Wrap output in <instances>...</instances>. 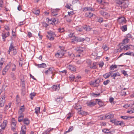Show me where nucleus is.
Returning <instances> with one entry per match:
<instances>
[{"instance_id": "obj_1", "label": "nucleus", "mask_w": 134, "mask_h": 134, "mask_svg": "<svg viewBox=\"0 0 134 134\" xmlns=\"http://www.w3.org/2000/svg\"><path fill=\"white\" fill-rule=\"evenodd\" d=\"M116 3L119 5L122 8H126L128 7L129 4L128 1L124 0L117 1Z\"/></svg>"}, {"instance_id": "obj_2", "label": "nucleus", "mask_w": 134, "mask_h": 134, "mask_svg": "<svg viewBox=\"0 0 134 134\" xmlns=\"http://www.w3.org/2000/svg\"><path fill=\"white\" fill-rule=\"evenodd\" d=\"M65 52L64 47H62L60 48V49L55 54V55L56 57L62 58L64 55Z\"/></svg>"}, {"instance_id": "obj_3", "label": "nucleus", "mask_w": 134, "mask_h": 134, "mask_svg": "<svg viewBox=\"0 0 134 134\" xmlns=\"http://www.w3.org/2000/svg\"><path fill=\"white\" fill-rule=\"evenodd\" d=\"M48 35L46 36L47 38L51 41L53 40L54 39V37H55L56 35L54 32L52 31L48 32H47Z\"/></svg>"}, {"instance_id": "obj_4", "label": "nucleus", "mask_w": 134, "mask_h": 134, "mask_svg": "<svg viewBox=\"0 0 134 134\" xmlns=\"http://www.w3.org/2000/svg\"><path fill=\"white\" fill-rule=\"evenodd\" d=\"M117 21L120 25H123L126 23L127 21L124 17L120 16L117 19Z\"/></svg>"}, {"instance_id": "obj_5", "label": "nucleus", "mask_w": 134, "mask_h": 134, "mask_svg": "<svg viewBox=\"0 0 134 134\" xmlns=\"http://www.w3.org/2000/svg\"><path fill=\"white\" fill-rule=\"evenodd\" d=\"M2 116H0V123H1V120H2ZM7 124V121L6 120H4L2 124H0V127H1V129L4 130L5 129Z\"/></svg>"}, {"instance_id": "obj_6", "label": "nucleus", "mask_w": 134, "mask_h": 134, "mask_svg": "<svg viewBox=\"0 0 134 134\" xmlns=\"http://www.w3.org/2000/svg\"><path fill=\"white\" fill-rule=\"evenodd\" d=\"M11 65V63H9L3 69L2 71V74L3 75H5L6 72L8 71L10 68Z\"/></svg>"}, {"instance_id": "obj_7", "label": "nucleus", "mask_w": 134, "mask_h": 134, "mask_svg": "<svg viewBox=\"0 0 134 134\" xmlns=\"http://www.w3.org/2000/svg\"><path fill=\"white\" fill-rule=\"evenodd\" d=\"M16 49L14 46L13 45V42H12L10 44V45L9 47V49L7 51V52L9 54H10V52L11 51H13L15 49Z\"/></svg>"}, {"instance_id": "obj_8", "label": "nucleus", "mask_w": 134, "mask_h": 134, "mask_svg": "<svg viewBox=\"0 0 134 134\" xmlns=\"http://www.w3.org/2000/svg\"><path fill=\"white\" fill-rule=\"evenodd\" d=\"M74 49L78 53H82L84 50H85V48L84 47L81 46L79 47H77L76 48H74Z\"/></svg>"}, {"instance_id": "obj_9", "label": "nucleus", "mask_w": 134, "mask_h": 134, "mask_svg": "<svg viewBox=\"0 0 134 134\" xmlns=\"http://www.w3.org/2000/svg\"><path fill=\"white\" fill-rule=\"evenodd\" d=\"M66 67L69 70L75 72L76 71V68L74 65L68 64Z\"/></svg>"}, {"instance_id": "obj_10", "label": "nucleus", "mask_w": 134, "mask_h": 134, "mask_svg": "<svg viewBox=\"0 0 134 134\" xmlns=\"http://www.w3.org/2000/svg\"><path fill=\"white\" fill-rule=\"evenodd\" d=\"M96 103V100L95 101L90 100L87 102V105L90 107L94 106Z\"/></svg>"}, {"instance_id": "obj_11", "label": "nucleus", "mask_w": 134, "mask_h": 134, "mask_svg": "<svg viewBox=\"0 0 134 134\" xmlns=\"http://www.w3.org/2000/svg\"><path fill=\"white\" fill-rule=\"evenodd\" d=\"M5 97L4 96L0 98V106L1 107H3L5 102Z\"/></svg>"}, {"instance_id": "obj_12", "label": "nucleus", "mask_w": 134, "mask_h": 134, "mask_svg": "<svg viewBox=\"0 0 134 134\" xmlns=\"http://www.w3.org/2000/svg\"><path fill=\"white\" fill-rule=\"evenodd\" d=\"M52 87L53 90L56 91H58L60 89V85H54L52 86Z\"/></svg>"}, {"instance_id": "obj_13", "label": "nucleus", "mask_w": 134, "mask_h": 134, "mask_svg": "<svg viewBox=\"0 0 134 134\" xmlns=\"http://www.w3.org/2000/svg\"><path fill=\"white\" fill-rule=\"evenodd\" d=\"M22 121L24 124L26 125H28L30 124V120L27 118L24 119Z\"/></svg>"}, {"instance_id": "obj_14", "label": "nucleus", "mask_w": 134, "mask_h": 134, "mask_svg": "<svg viewBox=\"0 0 134 134\" xmlns=\"http://www.w3.org/2000/svg\"><path fill=\"white\" fill-rule=\"evenodd\" d=\"M36 65L37 66L38 68H46L47 66L46 64L43 63L40 64H36Z\"/></svg>"}, {"instance_id": "obj_15", "label": "nucleus", "mask_w": 134, "mask_h": 134, "mask_svg": "<svg viewBox=\"0 0 134 134\" xmlns=\"http://www.w3.org/2000/svg\"><path fill=\"white\" fill-rule=\"evenodd\" d=\"M59 9H56L51 10L52 15L53 16H55L58 14L57 13Z\"/></svg>"}, {"instance_id": "obj_16", "label": "nucleus", "mask_w": 134, "mask_h": 134, "mask_svg": "<svg viewBox=\"0 0 134 134\" xmlns=\"http://www.w3.org/2000/svg\"><path fill=\"white\" fill-rule=\"evenodd\" d=\"M51 20L52 22L50 24H52L53 25H55L56 24H58L59 22L58 19L57 18H52Z\"/></svg>"}, {"instance_id": "obj_17", "label": "nucleus", "mask_w": 134, "mask_h": 134, "mask_svg": "<svg viewBox=\"0 0 134 134\" xmlns=\"http://www.w3.org/2000/svg\"><path fill=\"white\" fill-rule=\"evenodd\" d=\"M74 107L75 109L79 111H81V107L78 104H76L74 105Z\"/></svg>"}, {"instance_id": "obj_18", "label": "nucleus", "mask_w": 134, "mask_h": 134, "mask_svg": "<svg viewBox=\"0 0 134 134\" xmlns=\"http://www.w3.org/2000/svg\"><path fill=\"white\" fill-rule=\"evenodd\" d=\"M134 116H121L120 117V118L124 120H130L132 118H134Z\"/></svg>"}, {"instance_id": "obj_19", "label": "nucleus", "mask_w": 134, "mask_h": 134, "mask_svg": "<svg viewBox=\"0 0 134 134\" xmlns=\"http://www.w3.org/2000/svg\"><path fill=\"white\" fill-rule=\"evenodd\" d=\"M54 69V68L53 67H49L48 69V70H46L45 73V74L46 75H47L48 72H49V71H51L52 74L53 73V70Z\"/></svg>"}, {"instance_id": "obj_20", "label": "nucleus", "mask_w": 134, "mask_h": 134, "mask_svg": "<svg viewBox=\"0 0 134 134\" xmlns=\"http://www.w3.org/2000/svg\"><path fill=\"white\" fill-rule=\"evenodd\" d=\"M85 11H93L95 10L94 8H92L91 7H85L83 8Z\"/></svg>"}, {"instance_id": "obj_21", "label": "nucleus", "mask_w": 134, "mask_h": 134, "mask_svg": "<svg viewBox=\"0 0 134 134\" xmlns=\"http://www.w3.org/2000/svg\"><path fill=\"white\" fill-rule=\"evenodd\" d=\"M26 129V126L25 125H23L21 127V130L20 133L25 134Z\"/></svg>"}, {"instance_id": "obj_22", "label": "nucleus", "mask_w": 134, "mask_h": 134, "mask_svg": "<svg viewBox=\"0 0 134 134\" xmlns=\"http://www.w3.org/2000/svg\"><path fill=\"white\" fill-rule=\"evenodd\" d=\"M115 125H119L121 126H124L125 125V123L123 121H117Z\"/></svg>"}, {"instance_id": "obj_23", "label": "nucleus", "mask_w": 134, "mask_h": 134, "mask_svg": "<svg viewBox=\"0 0 134 134\" xmlns=\"http://www.w3.org/2000/svg\"><path fill=\"white\" fill-rule=\"evenodd\" d=\"M9 32H8L6 33H3L2 34V38H5L9 36Z\"/></svg>"}, {"instance_id": "obj_24", "label": "nucleus", "mask_w": 134, "mask_h": 134, "mask_svg": "<svg viewBox=\"0 0 134 134\" xmlns=\"http://www.w3.org/2000/svg\"><path fill=\"white\" fill-rule=\"evenodd\" d=\"M24 118V114L23 113H21V114L18 117V121L20 122L23 120Z\"/></svg>"}, {"instance_id": "obj_25", "label": "nucleus", "mask_w": 134, "mask_h": 134, "mask_svg": "<svg viewBox=\"0 0 134 134\" xmlns=\"http://www.w3.org/2000/svg\"><path fill=\"white\" fill-rule=\"evenodd\" d=\"M120 74L118 72H117L115 73H114L111 76V77H113V79H115V77L117 76H120Z\"/></svg>"}, {"instance_id": "obj_26", "label": "nucleus", "mask_w": 134, "mask_h": 134, "mask_svg": "<svg viewBox=\"0 0 134 134\" xmlns=\"http://www.w3.org/2000/svg\"><path fill=\"white\" fill-rule=\"evenodd\" d=\"M40 107H36L35 108V113L38 116L40 113Z\"/></svg>"}, {"instance_id": "obj_27", "label": "nucleus", "mask_w": 134, "mask_h": 134, "mask_svg": "<svg viewBox=\"0 0 134 134\" xmlns=\"http://www.w3.org/2000/svg\"><path fill=\"white\" fill-rule=\"evenodd\" d=\"M114 115L113 114H106L105 116L106 118L108 119H110L113 118Z\"/></svg>"}, {"instance_id": "obj_28", "label": "nucleus", "mask_w": 134, "mask_h": 134, "mask_svg": "<svg viewBox=\"0 0 134 134\" xmlns=\"http://www.w3.org/2000/svg\"><path fill=\"white\" fill-rule=\"evenodd\" d=\"M93 13L91 12L86 13L85 14V15L87 17L89 18H90L93 16Z\"/></svg>"}, {"instance_id": "obj_29", "label": "nucleus", "mask_w": 134, "mask_h": 134, "mask_svg": "<svg viewBox=\"0 0 134 134\" xmlns=\"http://www.w3.org/2000/svg\"><path fill=\"white\" fill-rule=\"evenodd\" d=\"M11 106V104H10L8 105H6L5 107L4 108V113H6V111L8 110L9 108H10Z\"/></svg>"}, {"instance_id": "obj_30", "label": "nucleus", "mask_w": 134, "mask_h": 134, "mask_svg": "<svg viewBox=\"0 0 134 134\" xmlns=\"http://www.w3.org/2000/svg\"><path fill=\"white\" fill-rule=\"evenodd\" d=\"M83 29L87 31H89L91 29L90 27L87 25L84 26L83 27Z\"/></svg>"}, {"instance_id": "obj_31", "label": "nucleus", "mask_w": 134, "mask_h": 134, "mask_svg": "<svg viewBox=\"0 0 134 134\" xmlns=\"http://www.w3.org/2000/svg\"><path fill=\"white\" fill-rule=\"evenodd\" d=\"M122 31H125L127 30V26L126 25L123 26L121 28Z\"/></svg>"}, {"instance_id": "obj_32", "label": "nucleus", "mask_w": 134, "mask_h": 134, "mask_svg": "<svg viewBox=\"0 0 134 134\" xmlns=\"http://www.w3.org/2000/svg\"><path fill=\"white\" fill-rule=\"evenodd\" d=\"M91 95L93 97H96L99 96L100 95V93L97 94L93 92L91 93Z\"/></svg>"}, {"instance_id": "obj_33", "label": "nucleus", "mask_w": 134, "mask_h": 134, "mask_svg": "<svg viewBox=\"0 0 134 134\" xmlns=\"http://www.w3.org/2000/svg\"><path fill=\"white\" fill-rule=\"evenodd\" d=\"M130 39L127 38H126L123 40L122 42L126 44L129 42L130 41Z\"/></svg>"}, {"instance_id": "obj_34", "label": "nucleus", "mask_w": 134, "mask_h": 134, "mask_svg": "<svg viewBox=\"0 0 134 134\" xmlns=\"http://www.w3.org/2000/svg\"><path fill=\"white\" fill-rule=\"evenodd\" d=\"M96 63H94L92 64L90 66V68L92 69H96L97 68L96 66Z\"/></svg>"}, {"instance_id": "obj_35", "label": "nucleus", "mask_w": 134, "mask_h": 134, "mask_svg": "<svg viewBox=\"0 0 134 134\" xmlns=\"http://www.w3.org/2000/svg\"><path fill=\"white\" fill-rule=\"evenodd\" d=\"M96 103L100 105H103V103L100 100L96 99Z\"/></svg>"}, {"instance_id": "obj_36", "label": "nucleus", "mask_w": 134, "mask_h": 134, "mask_svg": "<svg viewBox=\"0 0 134 134\" xmlns=\"http://www.w3.org/2000/svg\"><path fill=\"white\" fill-rule=\"evenodd\" d=\"M110 15L107 12H105L103 16L105 18L107 19L110 16Z\"/></svg>"}, {"instance_id": "obj_37", "label": "nucleus", "mask_w": 134, "mask_h": 134, "mask_svg": "<svg viewBox=\"0 0 134 134\" xmlns=\"http://www.w3.org/2000/svg\"><path fill=\"white\" fill-rule=\"evenodd\" d=\"M102 48L105 51H107L109 49V47L106 44L103 45Z\"/></svg>"}, {"instance_id": "obj_38", "label": "nucleus", "mask_w": 134, "mask_h": 134, "mask_svg": "<svg viewBox=\"0 0 134 134\" xmlns=\"http://www.w3.org/2000/svg\"><path fill=\"white\" fill-rule=\"evenodd\" d=\"M33 13L36 15H38L40 13V11L39 10H36L33 11Z\"/></svg>"}, {"instance_id": "obj_39", "label": "nucleus", "mask_w": 134, "mask_h": 134, "mask_svg": "<svg viewBox=\"0 0 134 134\" xmlns=\"http://www.w3.org/2000/svg\"><path fill=\"white\" fill-rule=\"evenodd\" d=\"M117 66L115 65H112L110 67V69L112 70H113L114 69L116 68Z\"/></svg>"}, {"instance_id": "obj_40", "label": "nucleus", "mask_w": 134, "mask_h": 134, "mask_svg": "<svg viewBox=\"0 0 134 134\" xmlns=\"http://www.w3.org/2000/svg\"><path fill=\"white\" fill-rule=\"evenodd\" d=\"M90 84L91 85H93L95 87L98 86L96 82V81H91L90 83Z\"/></svg>"}, {"instance_id": "obj_41", "label": "nucleus", "mask_w": 134, "mask_h": 134, "mask_svg": "<svg viewBox=\"0 0 134 134\" xmlns=\"http://www.w3.org/2000/svg\"><path fill=\"white\" fill-rule=\"evenodd\" d=\"M124 54L129 55H133L134 56V54L132 52H127L125 53Z\"/></svg>"}, {"instance_id": "obj_42", "label": "nucleus", "mask_w": 134, "mask_h": 134, "mask_svg": "<svg viewBox=\"0 0 134 134\" xmlns=\"http://www.w3.org/2000/svg\"><path fill=\"white\" fill-rule=\"evenodd\" d=\"M102 131L105 133H109L111 132H110L109 130L106 129H104L102 130Z\"/></svg>"}, {"instance_id": "obj_43", "label": "nucleus", "mask_w": 134, "mask_h": 134, "mask_svg": "<svg viewBox=\"0 0 134 134\" xmlns=\"http://www.w3.org/2000/svg\"><path fill=\"white\" fill-rule=\"evenodd\" d=\"M124 107L126 108H127L128 107H132V104H126L124 106Z\"/></svg>"}, {"instance_id": "obj_44", "label": "nucleus", "mask_w": 134, "mask_h": 134, "mask_svg": "<svg viewBox=\"0 0 134 134\" xmlns=\"http://www.w3.org/2000/svg\"><path fill=\"white\" fill-rule=\"evenodd\" d=\"M68 55L70 57V58H71V59H73L74 58V54H73V53L68 52Z\"/></svg>"}, {"instance_id": "obj_45", "label": "nucleus", "mask_w": 134, "mask_h": 134, "mask_svg": "<svg viewBox=\"0 0 134 134\" xmlns=\"http://www.w3.org/2000/svg\"><path fill=\"white\" fill-rule=\"evenodd\" d=\"M36 95V94L34 92L31 93L30 94V98L31 99H33L34 97Z\"/></svg>"}, {"instance_id": "obj_46", "label": "nucleus", "mask_w": 134, "mask_h": 134, "mask_svg": "<svg viewBox=\"0 0 134 134\" xmlns=\"http://www.w3.org/2000/svg\"><path fill=\"white\" fill-rule=\"evenodd\" d=\"M130 45H126L124 46L123 48L125 50H127L130 48Z\"/></svg>"}, {"instance_id": "obj_47", "label": "nucleus", "mask_w": 134, "mask_h": 134, "mask_svg": "<svg viewBox=\"0 0 134 134\" xmlns=\"http://www.w3.org/2000/svg\"><path fill=\"white\" fill-rule=\"evenodd\" d=\"M110 82V81L109 80H107L106 81H104L103 83L104 85H106L108 84Z\"/></svg>"}, {"instance_id": "obj_48", "label": "nucleus", "mask_w": 134, "mask_h": 134, "mask_svg": "<svg viewBox=\"0 0 134 134\" xmlns=\"http://www.w3.org/2000/svg\"><path fill=\"white\" fill-rule=\"evenodd\" d=\"M103 76L105 79L107 78L110 76L108 73H107L104 74Z\"/></svg>"}, {"instance_id": "obj_49", "label": "nucleus", "mask_w": 134, "mask_h": 134, "mask_svg": "<svg viewBox=\"0 0 134 134\" xmlns=\"http://www.w3.org/2000/svg\"><path fill=\"white\" fill-rule=\"evenodd\" d=\"M121 94L122 96H125L126 95V92L123 90H121Z\"/></svg>"}, {"instance_id": "obj_50", "label": "nucleus", "mask_w": 134, "mask_h": 134, "mask_svg": "<svg viewBox=\"0 0 134 134\" xmlns=\"http://www.w3.org/2000/svg\"><path fill=\"white\" fill-rule=\"evenodd\" d=\"M97 86H98L99 85V84L101 81V79H98L95 80Z\"/></svg>"}, {"instance_id": "obj_51", "label": "nucleus", "mask_w": 134, "mask_h": 134, "mask_svg": "<svg viewBox=\"0 0 134 134\" xmlns=\"http://www.w3.org/2000/svg\"><path fill=\"white\" fill-rule=\"evenodd\" d=\"M10 75L11 77L13 80H15L16 79L14 73L12 72H11Z\"/></svg>"}, {"instance_id": "obj_52", "label": "nucleus", "mask_w": 134, "mask_h": 134, "mask_svg": "<svg viewBox=\"0 0 134 134\" xmlns=\"http://www.w3.org/2000/svg\"><path fill=\"white\" fill-rule=\"evenodd\" d=\"M117 120H116L115 119H112L110 120V121L112 123H113L114 124V125H115L116 123Z\"/></svg>"}, {"instance_id": "obj_53", "label": "nucleus", "mask_w": 134, "mask_h": 134, "mask_svg": "<svg viewBox=\"0 0 134 134\" xmlns=\"http://www.w3.org/2000/svg\"><path fill=\"white\" fill-rule=\"evenodd\" d=\"M73 129V127L72 126H70L69 127L68 131L66 132V133L69 132L71 131Z\"/></svg>"}, {"instance_id": "obj_54", "label": "nucleus", "mask_w": 134, "mask_h": 134, "mask_svg": "<svg viewBox=\"0 0 134 134\" xmlns=\"http://www.w3.org/2000/svg\"><path fill=\"white\" fill-rule=\"evenodd\" d=\"M85 40V38L80 37H79V42H82Z\"/></svg>"}, {"instance_id": "obj_55", "label": "nucleus", "mask_w": 134, "mask_h": 134, "mask_svg": "<svg viewBox=\"0 0 134 134\" xmlns=\"http://www.w3.org/2000/svg\"><path fill=\"white\" fill-rule=\"evenodd\" d=\"M20 110L21 111V113H22L25 110L24 105L21 106V108H20Z\"/></svg>"}, {"instance_id": "obj_56", "label": "nucleus", "mask_w": 134, "mask_h": 134, "mask_svg": "<svg viewBox=\"0 0 134 134\" xmlns=\"http://www.w3.org/2000/svg\"><path fill=\"white\" fill-rule=\"evenodd\" d=\"M12 66L13 67V68L12 69V71H15L16 69V66L14 64H12Z\"/></svg>"}, {"instance_id": "obj_57", "label": "nucleus", "mask_w": 134, "mask_h": 134, "mask_svg": "<svg viewBox=\"0 0 134 134\" xmlns=\"http://www.w3.org/2000/svg\"><path fill=\"white\" fill-rule=\"evenodd\" d=\"M79 114L80 115H85L87 114V113L85 111H82L81 112H80L79 113Z\"/></svg>"}, {"instance_id": "obj_58", "label": "nucleus", "mask_w": 134, "mask_h": 134, "mask_svg": "<svg viewBox=\"0 0 134 134\" xmlns=\"http://www.w3.org/2000/svg\"><path fill=\"white\" fill-rule=\"evenodd\" d=\"M122 73L125 76H127L128 74H127V72L124 70H123L122 71Z\"/></svg>"}, {"instance_id": "obj_59", "label": "nucleus", "mask_w": 134, "mask_h": 134, "mask_svg": "<svg viewBox=\"0 0 134 134\" xmlns=\"http://www.w3.org/2000/svg\"><path fill=\"white\" fill-rule=\"evenodd\" d=\"M13 52H12V53L13 54V55H16L17 53V50L16 49H15L13 51H12Z\"/></svg>"}, {"instance_id": "obj_60", "label": "nucleus", "mask_w": 134, "mask_h": 134, "mask_svg": "<svg viewBox=\"0 0 134 134\" xmlns=\"http://www.w3.org/2000/svg\"><path fill=\"white\" fill-rule=\"evenodd\" d=\"M88 65H91L92 63L90 59H87L86 61Z\"/></svg>"}, {"instance_id": "obj_61", "label": "nucleus", "mask_w": 134, "mask_h": 134, "mask_svg": "<svg viewBox=\"0 0 134 134\" xmlns=\"http://www.w3.org/2000/svg\"><path fill=\"white\" fill-rule=\"evenodd\" d=\"M79 37H74L73 39L76 41L79 42Z\"/></svg>"}, {"instance_id": "obj_62", "label": "nucleus", "mask_w": 134, "mask_h": 134, "mask_svg": "<svg viewBox=\"0 0 134 134\" xmlns=\"http://www.w3.org/2000/svg\"><path fill=\"white\" fill-rule=\"evenodd\" d=\"M58 31L60 32H63L64 30V29L63 28H59L58 29Z\"/></svg>"}, {"instance_id": "obj_63", "label": "nucleus", "mask_w": 134, "mask_h": 134, "mask_svg": "<svg viewBox=\"0 0 134 134\" xmlns=\"http://www.w3.org/2000/svg\"><path fill=\"white\" fill-rule=\"evenodd\" d=\"M98 21L100 23H101L103 21V18L102 17H100L98 20Z\"/></svg>"}, {"instance_id": "obj_64", "label": "nucleus", "mask_w": 134, "mask_h": 134, "mask_svg": "<svg viewBox=\"0 0 134 134\" xmlns=\"http://www.w3.org/2000/svg\"><path fill=\"white\" fill-rule=\"evenodd\" d=\"M108 4V3L107 2H105V1H102V2L101 3V4L103 5H106Z\"/></svg>"}]
</instances>
